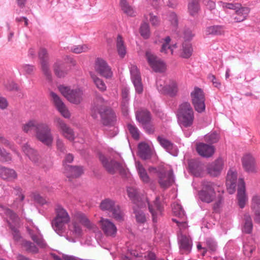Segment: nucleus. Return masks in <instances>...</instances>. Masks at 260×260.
Returning a JSON list of instances; mask_svg holds the SVG:
<instances>
[{"mask_svg": "<svg viewBox=\"0 0 260 260\" xmlns=\"http://www.w3.org/2000/svg\"><path fill=\"white\" fill-rule=\"evenodd\" d=\"M80 223L88 230L94 232L97 229L96 225L92 223L84 213L77 212L74 215L71 222L68 224L69 231L76 237H81L83 234Z\"/></svg>", "mask_w": 260, "mask_h": 260, "instance_id": "f257e3e1", "label": "nucleus"}, {"mask_svg": "<svg viewBox=\"0 0 260 260\" xmlns=\"http://www.w3.org/2000/svg\"><path fill=\"white\" fill-rule=\"evenodd\" d=\"M178 122L182 127H189L192 125L194 120V112L190 104L183 102L179 105L177 111Z\"/></svg>", "mask_w": 260, "mask_h": 260, "instance_id": "f03ea898", "label": "nucleus"}, {"mask_svg": "<svg viewBox=\"0 0 260 260\" xmlns=\"http://www.w3.org/2000/svg\"><path fill=\"white\" fill-rule=\"evenodd\" d=\"M55 217L52 221V226L58 235H61L65 231L66 225L69 223L70 216L62 206L57 205L55 209Z\"/></svg>", "mask_w": 260, "mask_h": 260, "instance_id": "7ed1b4c3", "label": "nucleus"}, {"mask_svg": "<svg viewBox=\"0 0 260 260\" xmlns=\"http://www.w3.org/2000/svg\"><path fill=\"white\" fill-rule=\"evenodd\" d=\"M156 85L159 92L164 94L174 96L178 91L176 82L173 80L167 79L165 77L157 79Z\"/></svg>", "mask_w": 260, "mask_h": 260, "instance_id": "20e7f679", "label": "nucleus"}, {"mask_svg": "<svg viewBox=\"0 0 260 260\" xmlns=\"http://www.w3.org/2000/svg\"><path fill=\"white\" fill-rule=\"evenodd\" d=\"M216 185L212 182L204 181L202 183V188L199 192L200 199L203 202L210 203L215 199V189Z\"/></svg>", "mask_w": 260, "mask_h": 260, "instance_id": "39448f33", "label": "nucleus"}, {"mask_svg": "<svg viewBox=\"0 0 260 260\" xmlns=\"http://www.w3.org/2000/svg\"><path fill=\"white\" fill-rule=\"evenodd\" d=\"M0 212H1V214H4L7 216V221L13 232L14 238L15 240H18L20 238V236L18 230L15 227L19 223L18 216L10 209L5 208L1 205Z\"/></svg>", "mask_w": 260, "mask_h": 260, "instance_id": "423d86ee", "label": "nucleus"}, {"mask_svg": "<svg viewBox=\"0 0 260 260\" xmlns=\"http://www.w3.org/2000/svg\"><path fill=\"white\" fill-rule=\"evenodd\" d=\"M191 103L195 110L198 113H202L205 110V96L203 90L195 87L190 93Z\"/></svg>", "mask_w": 260, "mask_h": 260, "instance_id": "0eeeda50", "label": "nucleus"}, {"mask_svg": "<svg viewBox=\"0 0 260 260\" xmlns=\"http://www.w3.org/2000/svg\"><path fill=\"white\" fill-rule=\"evenodd\" d=\"M99 158L103 167L109 173L113 174L118 172L121 175L126 174V169L123 164L114 160H109L103 155H100Z\"/></svg>", "mask_w": 260, "mask_h": 260, "instance_id": "6e6552de", "label": "nucleus"}, {"mask_svg": "<svg viewBox=\"0 0 260 260\" xmlns=\"http://www.w3.org/2000/svg\"><path fill=\"white\" fill-rule=\"evenodd\" d=\"M102 210L108 211L112 213V216L116 220H123L124 214L120 210L119 206L116 205L115 202L109 199L103 201L100 204Z\"/></svg>", "mask_w": 260, "mask_h": 260, "instance_id": "1a4fd4ad", "label": "nucleus"}, {"mask_svg": "<svg viewBox=\"0 0 260 260\" xmlns=\"http://www.w3.org/2000/svg\"><path fill=\"white\" fill-rule=\"evenodd\" d=\"M102 105L100 107L95 106L92 109V113L98 112L100 114L103 120L104 124L112 125L115 120L116 117L112 110L111 109H104L102 106L104 103V100L102 98L97 99Z\"/></svg>", "mask_w": 260, "mask_h": 260, "instance_id": "9d476101", "label": "nucleus"}, {"mask_svg": "<svg viewBox=\"0 0 260 260\" xmlns=\"http://www.w3.org/2000/svg\"><path fill=\"white\" fill-rule=\"evenodd\" d=\"M36 138L44 144L50 146L52 145L53 137L51 129L46 123L41 122L36 133Z\"/></svg>", "mask_w": 260, "mask_h": 260, "instance_id": "9b49d317", "label": "nucleus"}, {"mask_svg": "<svg viewBox=\"0 0 260 260\" xmlns=\"http://www.w3.org/2000/svg\"><path fill=\"white\" fill-rule=\"evenodd\" d=\"M59 90L62 94L72 103L79 104L82 100L83 92L79 88L71 89L68 87L60 86Z\"/></svg>", "mask_w": 260, "mask_h": 260, "instance_id": "f8f14e48", "label": "nucleus"}, {"mask_svg": "<svg viewBox=\"0 0 260 260\" xmlns=\"http://www.w3.org/2000/svg\"><path fill=\"white\" fill-rule=\"evenodd\" d=\"M145 56L148 64L154 72L163 73L166 71V63L150 51H146Z\"/></svg>", "mask_w": 260, "mask_h": 260, "instance_id": "ddd939ff", "label": "nucleus"}, {"mask_svg": "<svg viewBox=\"0 0 260 260\" xmlns=\"http://www.w3.org/2000/svg\"><path fill=\"white\" fill-rule=\"evenodd\" d=\"M26 229L31 239L34 242L40 247L43 248L46 246V244L40 233V230L34 225L31 220L27 221Z\"/></svg>", "mask_w": 260, "mask_h": 260, "instance_id": "4468645a", "label": "nucleus"}, {"mask_svg": "<svg viewBox=\"0 0 260 260\" xmlns=\"http://www.w3.org/2000/svg\"><path fill=\"white\" fill-rule=\"evenodd\" d=\"M56 126L65 138L70 141L75 139V134L72 128L68 126L62 119L56 118L55 120Z\"/></svg>", "mask_w": 260, "mask_h": 260, "instance_id": "2eb2a0df", "label": "nucleus"}, {"mask_svg": "<svg viewBox=\"0 0 260 260\" xmlns=\"http://www.w3.org/2000/svg\"><path fill=\"white\" fill-rule=\"evenodd\" d=\"M237 200L238 205L243 208L248 202V196L246 193L245 184L243 179L239 178L238 181Z\"/></svg>", "mask_w": 260, "mask_h": 260, "instance_id": "dca6fc26", "label": "nucleus"}, {"mask_svg": "<svg viewBox=\"0 0 260 260\" xmlns=\"http://www.w3.org/2000/svg\"><path fill=\"white\" fill-rule=\"evenodd\" d=\"M131 79L137 93L140 94L143 91V86L139 71L137 66L132 65L130 68Z\"/></svg>", "mask_w": 260, "mask_h": 260, "instance_id": "f3484780", "label": "nucleus"}, {"mask_svg": "<svg viewBox=\"0 0 260 260\" xmlns=\"http://www.w3.org/2000/svg\"><path fill=\"white\" fill-rule=\"evenodd\" d=\"M148 204L149 212L151 213L152 220L156 222L158 219L161 216L163 211V206L158 197H156L153 204Z\"/></svg>", "mask_w": 260, "mask_h": 260, "instance_id": "a211bd4d", "label": "nucleus"}, {"mask_svg": "<svg viewBox=\"0 0 260 260\" xmlns=\"http://www.w3.org/2000/svg\"><path fill=\"white\" fill-rule=\"evenodd\" d=\"M100 223L101 229L106 236L112 237L116 236L117 231V228L109 219L102 217Z\"/></svg>", "mask_w": 260, "mask_h": 260, "instance_id": "6ab92c4d", "label": "nucleus"}, {"mask_svg": "<svg viewBox=\"0 0 260 260\" xmlns=\"http://www.w3.org/2000/svg\"><path fill=\"white\" fill-rule=\"evenodd\" d=\"M136 118L139 122L144 125L145 128L149 133L154 132L152 126L149 124L151 120L150 113L147 110H142L137 113Z\"/></svg>", "mask_w": 260, "mask_h": 260, "instance_id": "aec40b11", "label": "nucleus"}, {"mask_svg": "<svg viewBox=\"0 0 260 260\" xmlns=\"http://www.w3.org/2000/svg\"><path fill=\"white\" fill-rule=\"evenodd\" d=\"M39 58L43 74L48 79H51V73L48 64V56L46 50H40L39 52Z\"/></svg>", "mask_w": 260, "mask_h": 260, "instance_id": "412c9836", "label": "nucleus"}, {"mask_svg": "<svg viewBox=\"0 0 260 260\" xmlns=\"http://www.w3.org/2000/svg\"><path fill=\"white\" fill-rule=\"evenodd\" d=\"M50 95L54 106L62 116L67 118H69L70 113L60 98L53 92H51Z\"/></svg>", "mask_w": 260, "mask_h": 260, "instance_id": "4be33fe9", "label": "nucleus"}, {"mask_svg": "<svg viewBox=\"0 0 260 260\" xmlns=\"http://www.w3.org/2000/svg\"><path fill=\"white\" fill-rule=\"evenodd\" d=\"M223 166L224 160L219 157L208 166L207 171L210 175L216 177L220 174Z\"/></svg>", "mask_w": 260, "mask_h": 260, "instance_id": "5701e85b", "label": "nucleus"}, {"mask_svg": "<svg viewBox=\"0 0 260 260\" xmlns=\"http://www.w3.org/2000/svg\"><path fill=\"white\" fill-rule=\"evenodd\" d=\"M237 182V173L233 169H230L227 174L226 185L229 193L233 194L236 190Z\"/></svg>", "mask_w": 260, "mask_h": 260, "instance_id": "b1692460", "label": "nucleus"}, {"mask_svg": "<svg viewBox=\"0 0 260 260\" xmlns=\"http://www.w3.org/2000/svg\"><path fill=\"white\" fill-rule=\"evenodd\" d=\"M95 69L101 75L106 77L109 78L112 75L111 69L107 65L106 61L101 59L98 58L95 61Z\"/></svg>", "mask_w": 260, "mask_h": 260, "instance_id": "393cba45", "label": "nucleus"}, {"mask_svg": "<svg viewBox=\"0 0 260 260\" xmlns=\"http://www.w3.org/2000/svg\"><path fill=\"white\" fill-rule=\"evenodd\" d=\"M159 183L162 187L166 188L171 185L174 182L172 171L160 172L158 173Z\"/></svg>", "mask_w": 260, "mask_h": 260, "instance_id": "a878e982", "label": "nucleus"}, {"mask_svg": "<svg viewBox=\"0 0 260 260\" xmlns=\"http://www.w3.org/2000/svg\"><path fill=\"white\" fill-rule=\"evenodd\" d=\"M198 153L202 156L209 157L212 156L215 152V148L213 146L200 143L197 145L196 147Z\"/></svg>", "mask_w": 260, "mask_h": 260, "instance_id": "bb28decb", "label": "nucleus"}, {"mask_svg": "<svg viewBox=\"0 0 260 260\" xmlns=\"http://www.w3.org/2000/svg\"><path fill=\"white\" fill-rule=\"evenodd\" d=\"M179 244L180 251L182 253L190 252L192 247V241L190 238L186 235L180 234L178 236Z\"/></svg>", "mask_w": 260, "mask_h": 260, "instance_id": "cd10ccee", "label": "nucleus"}, {"mask_svg": "<svg viewBox=\"0 0 260 260\" xmlns=\"http://www.w3.org/2000/svg\"><path fill=\"white\" fill-rule=\"evenodd\" d=\"M0 178L8 181H13L17 178V174L12 169L0 166Z\"/></svg>", "mask_w": 260, "mask_h": 260, "instance_id": "c85d7f7f", "label": "nucleus"}, {"mask_svg": "<svg viewBox=\"0 0 260 260\" xmlns=\"http://www.w3.org/2000/svg\"><path fill=\"white\" fill-rule=\"evenodd\" d=\"M157 140L160 145L170 154L175 156L177 154V148L169 140L163 136H158Z\"/></svg>", "mask_w": 260, "mask_h": 260, "instance_id": "c756f323", "label": "nucleus"}, {"mask_svg": "<svg viewBox=\"0 0 260 260\" xmlns=\"http://www.w3.org/2000/svg\"><path fill=\"white\" fill-rule=\"evenodd\" d=\"M242 164L244 169L248 172L254 173L256 172L255 165V160L253 157L248 154L245 155L242 159Z\"/></svg>", "mask_w": 260, "mask_h": 260, "instance_id": "7c9ffc66", "label": "nucleus"}, {"mask_svg": "<svg viewBox=\"0 0 260 260\" xmlns=\"http://www.w3.org/2000/svg\"><path fill=\"white\" fill-rule=\"evenodd\" d=\"M64 167V173L68 178H76L83 173V169L80 167H73L63 164Z\"/></svg>", "mask_w": 260, "mask_h": 260, "instance_id": "2f4dec72", "label": "nucleus"}, {"mask_svg": "<svg viewBox=\"0 0 260 260\" xmlns=\"http://www.w3.org/2000/svg\"><path fill=\"white\" fill-rule=\"evenodd\" d=\"M190 172L195 176H201L203 171L202 165L198 161L191 160L188 164Z\"/></svg>", "mask_w": 260, "mask_h": 260, "instance_id": "473e14b6", "label": "nucleus"}, {"mask_svg": "<svg viewBox=\"0 0 260 260\" xmlns=\"http://www.w3.org/2000/svg\"><path fill=\"white\" fill-rule=\"evenodd\" d=\"M137 170L141 180L144 183L150 182V179L143 165L139 161L136 163Z\"/></svg>", "mask_w": 260, "mask_h": 260, "instance_id": "72a5a7b5", "label": "nucleus"}, {"mask_svg": "<svg viewBox=\"0 0 260 260\" xmlns=\"http://www.w3.org/2000/svg\"><path fill=\"white\" fill-rule=\"evenodd\" d=\"M55 74L58 77H64L68 73L65 64L60 61H56L53 66Z\"/></svg>", "mask_w": 260, "mask_h": 260, "instance_id": "f704fd0d", "label": "nucleus"}, {"mask_svg": "<svg viewBox=\"0 0 260 260\" xmlns=\"http://www.w3.org/2000/svg\"><path fill=\"white\" fill-rule=\"evenodd\" d=\"M187 9L188 12L190 16L192 17L197 16L200 10L199 0H189L187 6Z\"/></svg>", "mask_w": 260, "mask_h": 260, "instance_id": "c9c22d12", "label": "nucleus"}, {"mask_svg": "<svg viewBox=\"0 0 260 260\" xmlns=\"http://www.w3.org/2000/svg\"><path fill=\"white\" fill-rule=\"evenodd\" d=\"M40 123L36 120H30L22 126L23 131L26 133H31L32 131L37 132L40 125Z\"/></svg>", "mask_w": 260, "mask_h": 260, "instance_id": "e433bc0d", "label": "nucleus"}, {"mask_svg": "<svg viewBox=\"0 0 260 260\" xmlns=\"http://www.w3.org/2000/svg\"><path fill=\"white\" fill-rule=\"evenodd\" d=\"M250 12L249 9L247 7H242L241 6L235 10L237 16L235 17L236 22H241L244 20Z\"/></svg>", "mask_w": 260, "mask_h": 260, "instance_id": "4c0bfd02", "label": "nucleus"}, {"mask_svg": "<svg viewBox=\"0 0 260 260\" xmlns=\"http://www.w3.org/2000/svg\"><path fill=\"white\" fill-rule=\"evenodd\" d=\"M139 153L140 157L146 159L151 155V150L149 146L145 143H141L139 145Z\"/></svg>", "mask_w": 260, "mask_h": 260, "instance_id": "58836bf2", "label": "nucleus"}, {"mask_svg": "<svg viewBox=\"0 0 260 260\" xmlns=\"http://www.w3.org/2000/svg\"><path fill=\"white\" fill-rule=\"evenodd\" d=\"M243 224V232L250 234L252 231L253 225L251 218L248 213H246L244 215Z\"/></svg>", "mask_w": 260, "mask_h": 260, "instance_id": "ea45409f", "label": "nucleus"}, {"mask_svg": "<svg viewBox=\"0 0 260 260\" xmlns=\"http://www.w3.org/2000/svg\"><path fill=\"white\" fill-rule=\"evenodd\" d=\"M22 150L32 161L35 162L38 161V155L37 152L27 144H25L22 147Z\"/></svg>", "mask_w": 260, "mask_h": 260, "instance_id": "a19ab883", "label": "nucleus"}, {"mask_svg": "<svg viewBox=\"0 0 260 260\" xmlns=\"http://www.w3.org/2000/svg\"><path fill=\"white\" fill-rule=\"evenodd\" d=\"M120 6L123 12L127 15L129 16L136 15L135 10L128 5L126 0H120Z\"/></svg>", "mask_w": 260, "mask_h": 260, "instance_id": "79ce46f5", "label": "nucleus"}, {"mask_svg": "<svg viewBox=\"0 0 260 260\" xmlns=\"http://www.w3.org/2000/svg\"><path fill=\"white\" fill-rule=\"evenodd\" d=\"M139 32L141 36L145 39L149 38L150 36V29L149 24L147 22H143L141 23Z\"/></svg>", "mask_w": 260, "mask_h": 260, "instance_id": "37998d69", "label": "nucleus"}, {"mask_svg": "<svg viewBox=\"0 0 260 260\" xmlns=\"http://www.w3.org/2000/svg\"><path fill=\"white\" fill-rule=\"evenodd\" d=\"M222 32V27L219 25L209 26L207 27L205 30V34L206 35H220Z\"/></svg>", "mask_w": 260, "mask_h": 260, "instance_id": "c03bdc74", "label": "nucleus"}, {"mask_svg": "<svg viewBox=\"0 0 260 260\" xmlns=\"http://www.w3.org/2000/svg\"><path fill=\"white\" fill-rule=\"evenodd\" d=\"M22 245L25 249L29 252L32 253H37L38 252L39 249L38 247L30 241L24 240L22 243Z\"/></svg>", "mask_w": 260, "mask_h": 260, "instance_id": "a18cd8bd", "label": "nucleus"}, {"mask_svg": "<svg viewBox=\"0 0 260 260\" xmlns=\"http://www.w3.org/2000/svg\"><path fill=\"white\" fill-rule=\"evenodd\" d=\"M122 105L126 107L129 100V89L126 86H123L121 88Z\"/></svg>", "mask_w": 260, "mask_h": 260, "instance_id": "49530a36", "label": "nucleus"}, {"mask_svg": "<svg viewBox=\"0 0 260 260\" xmlns=\"http://www.w3.org/2000/svg\"><path fill=\"white\" fill-rule=\"evenodd\" d=\"M251 208L253 212L260 211V196L255 194L252 197Z\"/></svg>", "mask_w": 260, "mask_h": 260, "instance_id": "de8ad7c7", "label": "nucleus"}, {"mask_svg": "<svg viewBox=\"0 0 260 260\" xmlns=\"http://www.w3.org/2000/svg\"><path fill=\"white\" fill-rule=\"evenodd\" d=\"M35 69V67L33 65L24 64L20 66L19 71L21 73L27 75L32 74Z\"/></svg>", "mask_w": 260, "mask_h": 260, "instance_id": "09e8293b", "label": "nucleus"}, {"mask_svg": "<svg viewBox=\"0 0 260 260\" xmlns=\"http://www.w3.org/2000/svg\"><path fill=\"white\" fill-rule=\"evenodd\" d=\"M172 210L174 214L180 218L184 216V211L181 206L178 203H174L172 205Z\"/></svg>", "mask_w": 260, "mask_h": 260, "instance_id": "8fccbe9b", "label": "nucleus"}, {"mask_svg": "<svg viewBox=\"0 0 260 260\" xmlns=\"http://www.w3.org/2000/svg\"><path fill=\"white\" fill-rule=\"evenodd\" d=\"M218 4L224 11L227 9L236 10L240 6V4L239 3H229L222 1H219Z\"/></svg>", "mask_w": 260, "mask_h": 260, "instance_id": "3c124183", "label": "nucleus"}, {"mask_svg": "<svg viewBox=\"0 0 260 260\" xmlns=\"http://www.w3.org/2000/svg\"><path fill=\"white\" fill-rule=\"evenodd\" d=\"M171 39L170 37L168 36L162 39L161 43V49H171L172 48H177V46L176 43L171 44Z\"/></svg>", "mask_w": 260, "mask_h": 260, "instance_id": "603ef678", "label": "nucleus"}, {"mask_svg": "<svg viewBox=\"0 0 260 260\" xmlns=\"http://www.w3.org/2000/svg\"><path fill=\"white\" fill-rule=\"evenodd\" d=\"M127 192L128 197L130 199L137 204V202L138 201V192L137 190L132 187H129L127 189Z\"/></svg>", "mask_w": 260, "mask_h": 260, "instance_id": "864d4df0", "label": "nucleus"}, {"mask_svg": "<svg viewBox=\"0 0 260 260\" xmlns=\"http://www.w3.org/2000/svg\"><path fill=\"white\" fill-rule=\"evenodd\" d=\"M148 16L149 17V21L152 26H157L160 24V20L157 16L154 15L151 13L144 15V17L146 20Z\"/></svg>", "mask_w": 260, "mask_h": 260, "instance_id": "5fc2aeb1", "label": "nucleus"}, {"mask_svg": "<svg viewBox=\"0 0 260 260\" xmlns=\"http://www.w3.org/2000/svg\"><path fill=\"white\" fill-rule=\"evenodd\" d=\"M205 243L207 246V249H208L212 252H214L216 250L217 244L213 239L211 238H206Z\"/></svg>", "mask_w": 260, "mask_h": 260, "instance_id": "6e6d98bb", "label": "nucleus"}, {"mask_svg": "<svg viewBox=\"0 0 260 260\" xmlns=\"http://www.w3.org/2000/svg\"><path fill=\"white\" fill-rule=\"evenodd\" d=\"M91 77L98 88L102 91L106 90V86L103 81L95 76L91 75Z\"/></svg>", "mask_w": 260, "mask_h": 260, "instance_id": "4d7b16f0", "label": "nucleus"}, {"mask_svg": "<svg viewBox=\"0 0 260 260\" xmlns=\"http://www.w3.org/2000/svg\"><path fill=\"white\" fill-rule=\"evenodd\" d=\"M127 128L133 138L135 139H138L139 138V131L135 125L128 123L127 124Z\"/></svg>", "mask_w": 260, "mask_h": 260, "instance_id": "13d9d810", "label": "nucleus"}, {"mask_svg": "<svg viewBox=\"0 0 260 260\" xmlns=\"http://www.w3.org/2000/svg\"><path fill=\"white\" fill-rule=\"evenodd\" d=\"M16 191H17L16 195L18 196V197L16 198V200L14 201L13 206H15V205H16L17 207H18V206L22 207L23 205L22 203V201L23 200V199L24 198V196L22 194V193L21 192V190L20 188H18V189H16Z\"/></svg>", "mask_w": 260, "mask_h": 260, "instance_id": "bf43d9fd", "label": "nucleus"}, {"mask_svg": "<svg viewBox=\"0 0 260 260\" xmlns=\"http://www.w3.org/2000/svg\"><path fill=\"white\" fill-rule=\"evenodd\" d=\"M219 135L216 133H212L205 136V140L210 143H216L219 140Z\"/></svg>", "mask_w": 260, "mask_h": 260, "instance_id": "052dcab7", "label": "nucleus"}, {"mask_svg": "<svg viewBox=\"0 0 260 260\" xmlns=\"http://www.w3.org/2000/svg\"><path fill=\"white\" fill-rule=\"evenodd\" d=\"M135 216L137 222L139 223H144L146 221V216L141 210H136L135 209Z\"/></svg>", "mask_w": 260, "mask_h": 260, "instance_id": "680f3d73", "label": "nucleus"}, {"mask_svg": "<svg viewBox=\"0 0 260 260\" xmlns=\"http://www.w3.org/2000/svg\"><path fill=\"white\" fill-rule=\"evenodd\" d=\"M255 249V246L250 244H245L243 245V252L246 256H250Z\"/></svg>", "mask_w": 260, "mask_h": 260, "instance_id": "e2e57ef3", "label": "nucleus"}, {"mask_svg": "<svg viewBox=\"0 0 260 260\" xmlns=\"http://www.w3.org/2000/svg\"><path fill=\"white\" fill-rule=\"evenodd\" d=\"M168 19L171 22L172 26L176 27L178 25V18L177 15L173 12H169L168 14Z\"/></svg>", "mask_w": 260, "mask_h": 260, "instance_id": "0e129e2a", "label": "nucleus"}, {"mask_svg": "<svg viewBox=\"0 0 260 260\" xmlns=\"http://www.w3.org/2000/svg\"><path fill=\"white\" fill-rule=\"evenodd\" d=\"M11 159L9 153L6 152L5 150L0 148V160L4 161H8Z\"/></svg>", "mask_w": 260, "mask_h": 260, "instance_id": "69168bd1", "label": "nucleus"}, {"mask_svg": "<svg viewBox=\"0 0 260 260\" xmlns=\"http://www.w3.org/2000/svg\"><path fill=\"white\" fill-rule=\"evenodd\" d=\"M179 55L184 58H188L192 55L191 50H178Z\"/></svg>", "mask_w": 260, "mask_h": 260, "instance_id": "338daca9", "label": "nucleus"}, {"mask_svg": "<svg viewBox=\"0 0 260 260\" xmlns=\"http://www.w3.org/2000/svg\"><path fill=\"white\" fill-rule=\"evenodd\" d=\"M142 260H155V254L151 251H147L142 256Z\"/></svg>", "mask_w": 260, "mask_h": 260, "instance_id": "774afa93", "label": "nucleus"}]
</instances>
